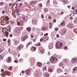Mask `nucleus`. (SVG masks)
<instances>
[{"instance_id": "obj_1", "label": "nucleus", "mask_w": 77, "mask_h": 77, "mask_svg": "<svg viewBox=\"0 0 77 77\" xmlns=\"http://www.w3.org/2000/svg\"><path fill=\"white\" fill-rule=\"evenodd\" d=\"M50 62L51 63H56L57 62V58L52 57L50 60Z\"/></svg>"}, {"instance_id": "obj_2", "label": "nucleus", "mask_w": 77, "mask_h": 77, "mask_svg": "<svg viewBox=\"0 0 77 77\" xmlns=\"http://www.w3.org/2000/svg\"><path fill=\"white\" fill-rule=\"evenodd\" d=\"M56 47L57 48H61L63 45V43L60 42H57L56 44Z\"/></svg>"}, {"instance_id": "obj_3", "label": "nucleus", "mask_w": 77, "mask_h": 77, "mask_svg": "<svg viewBox=\"0 0 77 77\" xmlns=\"http://www.w3.org/2000/svg\"><path fill=\"white\" fill-rule=\"evenodd\" d=\"M15 31L16 33L17 34L20 33V28L19 27H17L16 28Z\"/></svg>"}, {"instance_id": "obj_4", "label": "nucleus", "mask_w": 77, "mask_h": 77, "mask_svg": "<svg viewBox=\"0 0 77 77\" xmlns=\"http://www.w3.org/2000/svg\"><path fill=\"white\" fill-rule=\"evenodd\" d=\"M66 29H64L62 30L61 32V35H65L66 33Z\"/></svg>"}, {"instance_id": "obj_5", "label": "nucleus", "mask_w": 77, "mask_h": 77, "mask_svg": "<svg viewBox=\"0 0 77 77\" xmlns=\"http://www.w3.org/2000/svg\"><path fill=\"white\" fill-rule=\"evenodd\" d=\"M17 8V4H14L13 6V8L14 11H16Z\"/></svg>"}, {"instance_id": "obj_6", "label": "nucleus", "mask_w": 77, "mask_h": 77, "mask_svg": "<svg viewBox=\"0 0 77 77\" xmlns=\"http://www.w3.org/2000/svg\"><path fill=\"white\" fill-rule=\"evenodd\" d=\"M28 8H30L31 10H34L35 9V7L32 5H29L28 6Z\"/></svg>"}, {"instance_id": "obj_7", "label": "nucleus", "mask_w": 77, "mask_h": 77, "mask_svg": "<svg viewBox=\"0 0 77 77\" xmlns=\"http://www.w3.org/2000/svg\"><path fill=\"white\" fill-rule=\"evenodd\" d=\"M2 24V25H3V26L5 25H6V21L5 20H3L1 22Z\"/></svg>"}, {"instance_id": "obj_8", "label": "nucleus", "mask_w": 77, "mask_h": 77, "mask_svg": "<svg viewBox=\"0 0 77 77\" xmlns=\"http://www.w3.org/2000/svg\"><path fill=\"white\" fill-rule=\"evenodd\" d=\"M72 63H76L77 61V58H73L72 60Z\"/></svg>"}, {"instance_id": "obj_9", "label": "nucleus", "mask_w": 77, "mask_h": 77, "mask_svg": "<svg viewBox=\"0 0 77 77\" xmlns=\"http://www.w3.org/2000/svg\"><path fill=\"white\" fill-rule=\"evenodd\" d=\"M49 49H51L53 48V45L52 43H50L49 45Z\"/></svg>"}, {"instance_id": "obj_10", "label": "nucleus", "mask_w": 77, "mask_h": 77, "mask_svg": "<svg viewBox=\"0 0 77 77\" xmlns=\"http://www.w3.org/2000/svg\"><path fill=\"white\" fill-rule=\"evenodd\" d=\"M67 27H71L72 28L74 27V25L72 24H68L67 26Z\"/></svg>"}, {"instance_id": "obj_11", "label": "nucleus", "mask_w": 77, "mask_h": 77, "mask_svg": "<svg viewBox=\"0 0 77 77\" xmlns=\"http://www.w3.org/2000/svg\"><path fill=\"white\" fill-rule=\"evenodd\" d=\"M17 21L18 23V25L20 24V23H21V20L20 18H18L17 19Z\"/></svg>"}, {"instance_id": "obj_12", "label": "nucleus", "mask_w": 77, "mask_h": 77, "mask_svg": "<svg viewBox=\"0 0 77 77\" xmlns=\"http://www.w3.org/2000/svg\"><path fill=\"white\" fill-rule=\"evenodd\" d=\"M62 72V69L58 68L57 70V72L58 73H59L60 72Z\"/></svg>"}, {"instance_id": "obj_13", "label": "nucleus", "mask_w": 77, "mask_h": 77, "mask_svg": "<svg viewBox=\"0 0 77 77\" xmlns=\"http://www.w3.org/2000/svg\"><path fill=\"white\" fill-rule=\"evenodd\" d=\"M43 75L45 77H48L49 76V74L48 73H43Z\"/></svg>"}, {"instance_id": "obj_14", "label": "nucleus", "mask_w": 77, "mask_h": 77, "mask_svg": "<svg viewBox=\"0 0 77 77\" xmlns=\"http://www.w3.org/2000/svg\"><path fill=\"white\" fill-rule=\"evenodd\" d=\"M26 38H27V35H26L22 38V41H25V40L26 39Z\"/></svg>"}, {"instance_id": "obj_15", "label": "nucleus", "mask_w": 77, "mask_h": 77, "mask_svg": "<svg viewBox=\"0 0 77 77\" xmlns=\"http://www.w3.org/2000/svg\"><path fill=\"white\" fill-rule=\"evenodd\" d=\"M60 26H62L63 27H64L65 26V21H63L62 23H61L60 24Z\"/></svg>"}, {"instance_id": "obj_16", "label": "nucleus", "mask_w": 77, "mask_h": 77, "mask_svg": "<svg viewBox=\"0 0 77 77\" xmlns=\"http://www.w3.org/2000/svg\"><path fill=\"white\" fill-rule=\"evenodd\" d=\"M32 24H34V25H36L37 24V21L35 20H32Z\"/></svg>"}, {"instance_id": "obj_17", "label": "nucleus", "mask_w": 77, "mask_h": 77, "mask_svg": "<svg viewBox=\"0 0 77 77\" xmlns=\"http://www.w3.org/2000/svg\"><path fill=\"white\" fill-rule=\"evenodd\" d=\"M37 65L38 66V67H40L41 66H42V63H41L40 62H38L37 63Z\"/></svg>"}, {"instance_id": "obj_18", "label": "nucleus", "mask_w": 77, "mask_h": 77, "mask_svg": "<svg viewBox=\"0 0 77 77\" xmlns=\"http://www.w3.org/2000/svg\"><path fill=\"white\" fill-rule=\"evenodd\" d=\"M22 19L24 21H26V20H27V17L26 16L23 17H22Z\"/></svg>"}, {"instance_id": "obj_19", "label": "nucleus", "mask_w": 77, "mask_h": 77, "mask_svg": "<svg viewBox=\"0 0 77 77\" xmlns=\"http://www.w3.org/2000/svg\"><path fill=\"white\" fill-rule=\"evenodd\" d=\"M11 62V57H8V63Z\"/></svg>"}, {"instance_id": "obj_20", "label": "nucleus", "mask_w": 77, "mask_h": 77, "mask_svg": "<svg viewBox=\"0 0 77 77\" xmlns=\"http://www.w3.org/2000/svg\"><path fill=\"white\" fill-rule=\"evenodd\" d=\"M16 12L17 14V15H20V12H19V9H17L16 11Z\"/></svg>"}, {"instance_id": "obj_21", "label": "nucleus", "mask_w": 77, "mask_h": 77, "mask_svg": "<svg viewBox=\"0 0 77 77\" xmlns=\"http://www.w3.org/2000/svg\"><path fill=\"white\" fill-rule=\"evenodd\" d=\"M31 48H32V50H33V51H35L36 50V48L34 46L32 47Z\"/></svg>"}, {"instance_id": "obj_22", "label": "nucleus", "mask_w": 77, "mask_h": 77, "mask_svg": "<svg viewBox=\"0 0 77 77\" xmlns=\"http://www.w3.org/2000/svg\"><path fill=\"white\" fill-rule=\"evenodd\" d=\"M30 71V69H28V70L26 71V73L27 74V75H28L29 74Z\"/></svg>"}, {"instance_id": "obj_23", "label": "nucleus", "mask_w": 77, "mask_h": 77, "mask_svg": "<svg viewBox=\"0 0 77 77\" xmlns=\"http://www.w3.org/2000/svg\"><path fill=\"white\" fill-rule=\"evenodd\" d=\"M52 71H53V69H52L51 68L48 69V71L49 72H52Z\"/></svg>"}, {"instance_id": "obj_24", "label": "nucleus", "mask_w": 77, "mask_h": 77, "mask_svg": "<svg viewBox=\"0 0 77 77\" xmlns=\"http://www.w3.org/2000/svg\"><path fill=\"white\" fill-rule=\"evenodd\" d=\"M76 70H77V67H75L73 69V71L74 72L75 71H76Z\"/></svg>"}, {"instance_id": "obj_25", "label": "nucleus", "mask_w": 77, "mask_h": 77, "mask_svg": "<svg viewBox=\"0 0 77 77\" xmlns=\"http://www.w3.org/2000/svg\"><path fill=\"white\" fill-rule=\"evenodd\" d=\"M42 29L43 30H47H47H48V29L46 27H43L42 28Z\"/></svg>"}, {"instance_id": "obj_26", "label": "nucleus", "mask_w": 77, "mask_h": 77, "mask_svg": "<svg viewBox=\"0 0 77 77\" xmlns=\"http://www.w3.org/2000/svg\"><path fill=\"white\" fill-rule=\"evenodd\" d=\"M3 57L2 55H0V60H3Z\"/></svg>"}, {"instance_id": "obj_27", "label": "nucleus", "mask_w": 77, "mask_h": 77, "mask_svg": "<svg viewBox=\"0 0 77 77\" xmlns=\"http://www.w3.org/2000/svg\"><path fill=\"white\" fill-rule=\"evenodd\" d=\"M7 29L8 31H11V29L10 27H7Z\"/></svg>"}, {"instance_id": "obj_28", "label": "nucleus", "mask_w": 77, "mask_h": 77, "mask_svg": "<svg viewBox=\"0 0 77 77\" xmlns=\"http://www.w3.org/2000/svg\"><path fill=\"white\" fill-rule=\"evenodd\" d=\"M26 30L28 31V32H30L31 30V28L28 27L26 28Z\"/></svg>"}, {"instance_id": "obj_29", "label": "nucleus", "mask_w": 77, "mask_h": 77, "mask_svg": "<svg viewBox=\"0 0 77 77\" xmlns=\"http://www.w3.org/2000/svg\"><path fill=\"white\" fill-rule=\"evenodd\" d=\"M43 39H44L45 41H47L48 39V37H44L43 38Z\"/></svg>"}, {"instance_id": "obj_30", "label": "nucleus", "mask_w": 77, "mask_h": 77, "mask_svg": "<svg viewBox=\"0 0 77 77\" xmlns=\"http://www.w3.org/2000/svg\"><path fill=\"white\" fill-rule=\"evenodd\" d=\"M73 14H77V10H74L73 11Z\"/></svg>"}, {"instance_id": "obj_31", "label": "nucleus", "mask_w": 77, "mask_h": 77, "mask_svg": "<svg viewBox=\"0 0 77 77\" xmlns=\"http://www.w3.org/2000/svg\"><path fill=\"white\" fill-rule=\"evenodd\" d=\"M18 41H14V44H16V45H17V44H18Z\"/></svg>"}, {"instance_id": "obj_32", "label": "nucleus", "mask_w": 77, "mask_h": 77, "mask_svg": "<svg viewBox=\"0 0 77 77\" xmlns=\"http://www.w3.org/2000/svg\"><path fill=\"white\" fill-rule=\"evenodd\" d=\"M23 45H20L19 47V48L20 49H21V48H23Z\"/></svg>"}, {"instance_id": "obj_33", "label": "nucleus", "mask_w": 77, "mask_h": 77, "mask_svg": "<svg viewBox=\"0 0 77 77\" xmlns=\"http://www.w3.org/2000/svg\"><path fill=\"white\" fill-rule=\"evenodd\" d=\"M44 11L45 12H47V11H48V9L45 8V9H44Z\"/></svg>"}, {"instance_id": "obj_34", "label": "nucleus", "mask_w": 77, "mask_h": 77, "mask_svg": "<svg viewBox=\"0 0 77 77\" xmlns=\"http://www.w3.org/2000/svg\"><path fill=\"white\" fill-rule=\"evenodd\" d=\"M50 0H48L47 2V3H46V5L47 6H48V4H49V3H50Z\"/></svg>"}, {"instance_id": "obj_35", "label": "nucleus", "mask_w": 77, "mask_h": 77, "mask_svg": "<svg viewBox=\"0 0 77 77\" xmlns=\"http://www.w3.org/2000/svg\"><path fill=\"white\" fill-rule=\"evenodd\" d=\"M58 28L56 27L55 28V30L56 31V32L58 31Z\"/></svg>"}, {"instance_id": "obj_36", "label": "nucleus", "mask_w": 77, "mask_h": 77, "mask_svg": "<svg viewBox=\"0 0 77 77\" xmlns=\"http://www.w3.org/2000/svg\"><path fill=\"white\" fill-rule=\"evenodd\" d=\"M42 7V4L40 3L39 5V8H41Z\"/></svg>"}, {"instance_id": "obj_37", "label": "nucleus", "mask_w": 77, "mask_h": 77, "mask_svg": "<svg viewBox=\"0 0 77 77\" xmlns=\"http://www.w3.org/2000/svg\"><path fill=\"white\" fill-rule=\"evenodd\" d=\"M3 2H1L0 3V6H2V5H3Z\"/></svg>"}, {"instance_id": "obj_38", "label": "nucleus", "mask_w": 77, "mask_h": 77, "mask_svg": "<svg viewBox=\"0 0 77 77\" xmlns=\"http://www.w3.org/2000/svg\"><path fill=\"white\" fill-rule=\"evenodd\" d=\"M9 35V32H7L6 33V36L7 37Z\"/></svg>"}, {"instance_id": "obj_39", "label": "nucleus", "mask_w": 77, "mask_h": 77, "mask_svg": "<svg viewBox=\"0 0 77 77\" xmlns=\"http://www.w3.org/2000/svg\"><path fill=\"white\" fill-rule=\"evenodd\" d=\"M59 66L60 67H62L63 66V65L62 64L60 63V64H59Z\"/></svg>"}, {"instance_id": "obj_40", "label": "nucleus", "mask_w": 77, "mask_h": 77, "mask_svg": "<svg viewBox=\"0 0 77 77\" xmlns=\"http://www.w3.org/2000/svg\"><path fill=\"white\" fill-rule=\"evenodd\" d=\"M35 77H40L39 76V75H38V74H36L35 75Z\"/></svg>"}, {"instance_id": "obj_41", "label": "nucleus", "mask_w": 77, "mask_h": 77, "mask_svg": "<svg viewBox=\"0 0 77 77\" xmlns=\"http://www.w3.org/2000/svg\"><path fill=\"white\" fill-rule=\"evenodd\" d=\"M64 13V12L63 11H62L61 12V15H63V14Z\"/></svg>"}, {"instance_id": "obj_42", "label": "nucleus", "mask_w": 77, "mask_h": 77, "mask_svg": "<svg viewBox=\"0 0 77 77\" xmlns=\"http://www.w3.org/2000/svg\"><path fill=\"white\" fill-rule=\"evenodd\" d=\"M3 51V49H0V53H1Z\"/></svg>"}, {"instance_id": "obj_43", "label": "nucleus", "mask_w": 77, "mask_h": 77, "mask_svg": "<svg viewBox=\"0 0 77 77\" xmlns=\"http://www.w3.org/2000/svg\"><path fill=\"white\" fill-rule=\"evenodd\" d=\"M11 23L12 24V25H13V24H14V22L13 21H11Z\"/></svg>"}, {"instance_id": "obj_44", "label": "nucleus", "mask_w": 77, "mask_h": 77, "mask_svg": "<svg viewBox=\"0 0 77 77\" xmlns=\"http://www.w3.org/2000/svg\"><path fill=\"white\" fill-rule=\"evenodd\" d=\"M74 21L75 23H77V19H75L74 20Z\"/></svg>"}, {"instance_id": "obj_45", "label": "nucleus", "mask_w": 77, "mask_h": 77, "mask_svg": "<svg viewBox=\"0 0 77 77\" xmlns=\"http://www.w3.org/2000/svg\"><path fill=\"white\" fill-rule=\"evenodd\" d=\"M56 19H54L53 20V22L54 23H56Z\"/></svg>"}, {"instance_id": "obj_46", "label": "nucleus", "mask_w": 77, "mask_h": 77, "mask_svg": "<svg viewBox=\"0 0 77 77\" xmlns=\"http://www.w3.org/2000/svg\"><path fill=\"white\" fill-rule=\"evenodd\" d=\"M48 35V33H46L44 34L45 36H47Z\"/></svg>"}, {"instance_id": "obj_47", "label": "nucleus", "mask_w": 77, "mask_h": 77, "mask_svg": "<svg viewBox=\"0 0 77 77\" xmlns=\"http://www.w3.org/2000/svg\"><path fill=\"white\" fill-rule=\"evenodd\" d=\"M5 20H6V21H8V20H9V18L8 17H7L5 19Z\"/></svg>"}, {"instance_id": "obj_48", "label": "nucleus", "mask_w": 77, "mask_h": 77, "mask_svg": "<svg viewBox=\"0 0 77 77\" xmlns=\"http://www.w3.org/2000/svg\"><path fill=\"white\" fill-rule=\"evenodd\" d=\"M6 12H9V9H8L6 10Z\"/></svg>"}, {"instance_id": "obj_49", "label": "nucleus", "mask_w": 77, "mask_h": 77, "mask_svg": "<svg viewBox=\"0 0 77 77\" xmlns=\"http://www.w3.org/2000/svg\"><path fill=\"white\" fill-rule=\"evenodd\" d=\"M17 50H20V48L19 46L17 48Z\"/></svg>"}, {"instance_id": "obj_50", "label": "nucleus", "mask_w": 77, "mask_h": 77, "mask_svg": "<svg viewBox=\"0 0 77 77\" xmlns=\"http://www.w3.org/2000/svg\"><path fill=\"white\" fill-rule=\"evenodd\" d=\"M2 13L3 14H5V11H2Z\"/></svg>"}, {"instance_id": "obj_51", "label": "nucleus", "mask_w": 77, "mask_h": 77, "mask_svg": "<svg viewBox=\"0 0 77 77\" xmlns=\"http://www.w3.org/2000/svg\"><path fill=\"white\" fill-rule=\"evenodd\" d=\"M49 27L50 29L51 28V27H52V25H50L49 26Z\"/></svg>"}, {"instance_id": "obj_52", "label": "nucleus", "mask_w": 77, "mask_h": 77, "mask_svg": "<svg viewBox=\"0 0 77 77\" xmlns=\"http://www.w3.org/2000/svg\"><path fill=\"white\" fill-rule=\"evenodd\" d=\"M23 60V59H20L19 60V62H20L21 61V60Z\"/></svg>"}, {"instance_id": "obj_53", "label": "nucleus", "mask_w": 77, "mask_h": 77, "mask_svg": "<svg viewBox=\"0 0 77 77\" xmlns=\"http://www.w3.org/2000/svg\"><path fill=\"white\" fill-rule=\"evenodd\" d=\"M42 41H43V39L42 38H41L40 39V42H42Z\"/></svg>"}, {"instance_id": "obj_54", "label": "nucleus", "mask_w": 77, "mask_h": 77, "mask_svg": "<svg viewBox=\"0 0 77 77\" xmlns=\"http://www.w3.org/2000/svg\"><path fill=\"white\" fill-rule=\"evenodd\" d=\"M12 4L11 3L8 5V6H12Z\"/></svg>"}, {"instance_id": "obj_55", "label": "nucleus", "mask_w": 77, "mask_h": 77, "mask_svg": "<svg viewBox=\"0 0 77 77\" xmlns=\"http://www.w3.org/2000/svg\"><path fill=\"white\" fill-rule=\"evenodd\" d=\"M70 19H71V20H73V17H70Z\"/></svg>"}, {"instance_id": "obj_56", "label": "nucleus", "mask_w": 77, "mask_h": 77, "mask_svg": "<svg viewBox=\"0 0 77 77\" xmlns=\"http://www.w3.org/2000/svg\"><path fill=\"white\" fill-rule=\"evenodd\" d=\"M56 36L57 38H59V35L58 34H57Z\"/></svg>"}, {"instance_id": "obj_57", "label": "nucleus", "mask_w": 77, "mask_h": 77, "mask_svg": "<svg viewBox=\"0 0 77 77\" xmlns=\"http://www.w3.org/2000/svg\"><path fill=\"white\" fill-rule=\"evenodd\" d=\"M1 72H3L4 71V69H2L1 70Z\"/></svg>"}, {"instance_id": "obj_58", "label": "nucleus", "mask_w": 77, "mask_h": 77, "mask_svg": "<svg viewBox=\"0 0 77 77\" xmlns=\"http://www.w3.org/2000/svg\"><path fill=\"white\" fill-rule=\"evenodd\" d=\"M8 52H10V51H11V49L10 48H9L8 49Z\"/></svg>"}, {"instance_id": "obj_59", "label": "nucleus", "mask_w": 77, "mask_h": 77, "mask_svg": "<svg viewBox=\"0 0 77 77\" xmlns=\"http://www.w3.org/2000/svg\"><path fill=\"white\" fill-rule=\"evenodd\" d=\"M21 72L22 74L24 73V71L23 70V71H22Z\"/></svg>"}, {"instance_id": "obj_60", "label": "nucleus", "mask_w": 77, "mask_h": 77, "mask_svg": "<svg viewBox=\"0 0 77 77\" xmlns=\"http://www.w3.org/2000/svg\"><path fill=\"white\" fill-rule=\"evenodd\" d=\"M41 17H42V18H44V15L43 14H42Z\"/></svg>"}, {"instance_id": "obj_61", "label": "nucleus", "mask_w": 77, "mask_h": 77, "mask_svg": "<svg viewBox=\"0 0 77 77\" xmlns=\"http://www.w3.org/2000/svg\"><path fill=\"white\" fill-rule=\"evenodd\" d=\"M44 70H45V71H46V70H47V69L45 67H44Z\"/></svg>"}, {"instance_id": "obj_62", "label": "nucleus", "mask_w": 77, "mask_h": 77, "mask_svg": "<svg viewBox=\"0 0 77 77\" xmlns=\"http://www.w3.org/2000/svg\"><path fill=\"white\" fill-rule=\"evenodd\" d=\"M12 34H11L10 35V37H12Z\"/></svg>"}, {"instance_id": "obj_63", "label": "nucleus", "mask_w": 77, "mask_h": 77, "mask_svg": "<svg viewBox=\"0 0 77 77\" xmlns=\"http://www.w3.org/2000/svg\"><path fill=\"white\" fill-rule=\"evenodd\" d=\"M66 48H67V47L66 46L64 47V49H66Z\"/></svg>"}, {"instance_id": "obj_64", "label": "nucleus", "mask_w": 77, "mask_h": 77, "mask_svg": "<svg viewBox=\"0 0 77 77\" xmlns=\"http://www.w3.org/2000/svg\"><path fill=\"white\" fill-rule=\"evenodd\" d=\"M72 9L73 10H74V9H75V8L74 7H72Z\"/></svg>"}]
</instances>
